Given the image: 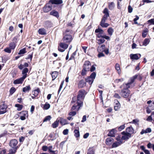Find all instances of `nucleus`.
<instances>
[{
  "label": "nucleus",
  "instance_id": "21",
  "mask_svg": "<svg viewBox=\"0 0 154 154\" xmlns=\"http://www.w3.org/2000/svg\"><path fill=\"white\" fill-rule=\"evenodd\" d=\"M125 131L130 134V135H131L132 134L134 133V131L133 128L131 126H130L127 128Z\"/></svg>",
  "mask_w": 154,
  "mask_h": 154
},
{
  "label": "nucleus",
  "instance_id": "39",
  "mask_svg": "<svg viewBox=\"0 0 154 154\" xmlns=\"http://www.w3.org/2000/svg\"><path fill=\"white\" fill-rule=\"evenodd\" d=\"M77 51V49H76L75 51L72 54L71 57L69 59V60H75V56L76 55Z\"/></svg>",
  "mask_w": 154,
  "mask_h": 154
},
{
  "label": "nucleus",
  "instance_id": "37",
  "mask_svg": "<svg viewBox=\"0 0 154 154\" xmlns=\"http://www.w3.org/2000/svg\"><path fill=\"white\" fill-rule=\"evenodd\" d=\"M71 104H77V96H74L72 97L71 101Z\"/></svg>",
  "mask_w": 154,
  "mask_h": 154
},
{
  "label": "nucleus",
  "instance_id": "28",
  "mask_svg": "<svg viewBox=\"0 0 154 154\" xmlns=\"http://www.w3.org/2000/svg\"><path fill=\"white\" fill-rule=\"evenodd\" d=\"M40 92V91L39 88H38L32 91V94L35 97H37Z\"/></svg>",
  "mask_w": 154,
  "mask_h": 154
},
{
  "label": "nucleus",
  "instance_id": "45",
  "mask_svg": "<svg viewBox=\"0 0 154 154\" xmlns=\"http://www.w3.org/2000/svg\"><path fill=\"white\" fill-rule=\"evenodd\" d=\"M72 130L74 131V133H75L74 135L76 137H77V128L76 127H72Z\"/></svg>",
  "mask_w": 154,
  "mask_h": 154
},
{
  "label": "nucleus",
  "instance_id": "64",
  "mask_svg": "<svg viewBox=\"0 0 154 154\" xmlns=\"http://www.w3.org/2000/svg\"><path fill=\"white\" fill-rule=\"evenodd\" d=\"M147 22L150 23L151 24L154 25V19H152L149 20Z\"/></svg>",
  "mask_w": 154,
  "mask_h": 154
},
{
  "label": "nucleus",
  "instance_id": "49",
  "mask_svg": "<svg viewBox=\"0 0 154 154\" xmlns=\"http://www.w3.org/2000/svg\"><path fill=\"white\" fill-rule=\"evenodd\" d=\"M51 118V117L50 116H46L43 120V122H47L48 121H49Z\"/></svg>",
  "mask_w": 154,
  "mask_h": 154
},
{
  "label": "nucleus",
  "instance_id": "27",
  "mask_svg": "<svg viewBox=\"0 0 154 154\" xmlns=\"http://www.w3.org/2000/svg\"><path fill=\"white\" fill-rule=\"evenodd\" d=\"M60 122L62 125H64L68 124L67 120L65 119L62 118H60Z\"/></svg>",
  "mask_w": 154,
  "mask_h": 154
},
{
  "label": "nucleus",
  "instance_id": "40",
  "mask_svg": "<svg viewBox=\"0 0 154 154\" xmlns=\"http://www.w3.org/2000/svg\"><path fill=\"white\" fill-rule=\"evenodd\" d=\"M150 42V40L149 38H146L144 39L143 42V45L146 46L147 45H148Z\"/></svg>",
  "mask_w": 154,
  "mask_h": 154
},
{
  "label": "nucleus",
  "instance_id": "62",
  "mask_svg": "<svg viewBox=\"0 0 154 154\" xmlns=\"http://www.w3.org/2000/svg\"><path fill=\"white\" fill-rule=\"evenodd\" d=\"M148 107L150 108L151 109L154 110V101H153L151 104L149 105Z\"/></svg>",
  "mask_w": 154,
  "mask_h": 154
},
{
  "label": "nucleus",
  "instance_id": "18",
  "mask_svg": "<svg viewBox=\"0 0 154 154\" xmlns=\"http://www.w3.org/2000/svg\"><path fill=\"white\" fill-rule=\"evenodd\" d=\"M91 64L88 61H86L84 64V68L86 69L87 70H90V68L91 67Z\"/></svg>",
  "mask_w": 154,
  "mask_h": 154
},
{
  "label": "nucleus",
  "instance_id": "7",
  "mask_svg": "<svg viewBox=\"0 0 154 154\" xmlns=\"http://www.w3.org/2000/svg\"><path fill=\"white\" fill-rule=\"evenodd\" d=\"M7 105L5 104V102L0 105V115L4 114L7 112Z\"/></svg>",
  "mask_w": 154,
  "mask_h": 154
},
{
  "label": "nucleus",
  "instance_id": "48",
  "mask_svg": "<svg viewBox=\"0 0 154 154\" xmlns=\"http://www.w3.org/2000/svg\"><path fill=\"white\" fill-rule=\"evenodd\" d=\"M148 30L147 29H146L143 31L142 33V36L143 38H145L146 37L147 34Z\"/></svg>",
  "mask_w": 154,
  "mask_h": 154
},
{
  "label": "nucleus",
  "instance_id": "52",
  "mask_svg": "<svg viewBox=\"0 0 154 154\" xmlns=\"http://www.w3.org/2000/svg\"><path fill=\"white\" fill-rule=\"evenodd\" d=\"M77 108V104H74L71 109V111H75Z\"/></svg>",
  "mask_w": 154,
  "mask_h": 154
},
{
  "label": "nucleus",
  "instance_id": "63",
  "mask_svg": "<svg viewBox=\"0 0 154 154\" xmlns=\"http://www.w3.org/2000/svg\"><path fill=\"white\" fill-rule=\"evenodd\" d=\"M48 149V147L46 146H43L42 147V149L44 151H46Z\"/></svg>",
  "mask_w": 154,
  "mask_h": 154
},
{
  "label": "nucleus",
  "instance_id": "56",
  "mask_svg": "<svg viewBox=\"0 0 154 154\" xmlns=\"http://www.w3.org/2000/svg\"><path fill=\"white\" fill-rule=\"evenodd\" d=\"M108 34L109 35H111L113 32V30L111 28H109L107 30Z\"/></svg>",
  "mask_w": 154,
  "mask_h": 154
},
{
  "label": "nucleus",
  "instance_id": "43",
  "mask_svg": "<svg viewBox=\"0 0 154 154\" xmlns=\"http://www.w3.org/2000/svg\"><path fill=\"white\" fill-rule=\"evenodd\" d=\"M50 107V104L47 103H46L44 105V107H43V108L44 109L47 110L49 109Z\"/></svg>",
  "mask_w": 154,
  "mask_h": 154
},
{
  "label": "nucleus",
  "instance_id": "33",
  "mask_svg": "<svg viewBox=\"0 0 154 154\" xmlns=\"http://www.w3.org/2000/svg\"><path fill=\"white\" fill-rule=\"evenodd\" d=\"M28 69L27 68H24L22 71V74L23 75V76H25V78L27 77V73L28 72Z\"/></svg>",
  "mask_w": 154,
  "mask_h": 154
},
{
  "label": "nucleus",
  "instance_id": "35",
  "mask_svg": "<svg viewBox=\"0 0 154 154\" xmlns=\"http://www.w3.org/2000/svg\"><path fill=\"white\" fill-rule=\"evenodd\" d=\"M15 107H17V110L18 111L21 110L23 107V106L22 105L20 104H16L15 105Z\"/></svg>",
  "mask_w": 154,
  "mask_h": 154
},
{
  "label": "nucleus",
  "instance_id": "55",
  "mask_svg": "<svg viewBox=\"0 0 154 154\" xmlns=\"http://www.w3.org/2000/svg\"><path fill=\"white\" fill-rule=\"evenodd\" d=\"M11 49L9 47H7L4 49V51L5 52L10 53L11 52Z\"/></svg>",
  "mask_w": 154,
  "mask_h": 154
},
{
  "label": "nucleus",
  "instance_id": "59",
  "mask_svg": "<svg viewBox=\"0 0 154 154\" xmlns=\"http://www.w3.org/2000/svg\"><path fill=\"white\" fill-rule=\"evenodd\" d=\"M88 71H89L87 70L86 69H85L84 68H83L81 72V74L83 75H85L86 73V72Z\"/></svg>",
  "mask_w": 154,
  "mask_h": 154
},
{
  "label": "nucleus",
  "instance_id": "14",
  "mask_svg": "<svg viewBox=\"0 0 154 154\" xmlns=\"http://www.w3.org/2000/svg\"><path fill=\"white\" fill-rule=\"evenodd\" d=\"M50 14L56 17L58 19L60 17L59 12L55 10H52L50 12Z\"/></svg>",
  "mask_w": 154,
  "mask_h": 154
},
{
  "label": "nucleus",
  "instance_id": "61",
  "mask_svg": "<svg viewBox=\"0 0 154 154\" xmlns=\"http://www.w3.org/2000/svg\"><path fill=\"white\" fill-rule=\"evenodd\" d=\"M125 128V125H122L118 128V129L119 131H121L122 130L124 129Z\"/></svg>",
  "mask_w": 154,
  "mask_h": 154
},
{
  "label": "nucleus",
  "instance_id": "58",
  "mask_svg": "<svg viewBox=\"0 0 154 154\" xmlns=\"http://www.w3.org/2000/svg\"><path fill=\"white\" fill-rule=\"evenodd\" d=\"M13 148L14 150L12 149H11L9 150L10 152L13 153H15L16 152L17 150V147H16Z\"/></svg>",
  "mask_w": 154,
  "mask_h": 154
},
{
  "label": "nucleus",
  "instance_id": "20",
  "mask_svg": "<svg viewBox=\"0 0 154 154\" xmlns=\"http://www.w3.org/2000/svg\"><path fill=\"white\" fill-rule=\"evenodd\" d=\"M115 104L114 106V109L115 111L118 110L120 108V104L119 103L117 100H115Z\"/></svg>",
  "mask_w": 154,
  "mask_h": 154
},
{
  "label": "nucleus",
  "instance_id": "13",
  "mask_svg": "<svg viewBox=\"0 0 154 154\" xmlns=\"http://www.w3.org/2000/svg\"><path fill=\"white\" fill-rule=\"evenodd\" d=\"M97 38H104L106 39L109 40L110 38L109 36H107L104 35V32L99 33L96 35Z\"/></svg>",
  "mask_w": 154,
  "mask_h": 154
},
{
  "label": "nucleus",
  "instance_id": "53",
  "mask_svg": "<svg viewBox=\"0 0 154 154\" xmlns=\"http://www.w3.org/2000/svg\"><path fill=\"white\" fill-rule=\"evenodd\" d=\"M100 25L103 27H106L109 25V24L105 23V22L100 23Z\"/></svg>",
  "mask_w": 154,
  "mask_h": 154
},
{
  "label": "nucleus",
  "instance_id": "10",
  "mask_svg": "<svg viewBox=\"0 0 154 154\" xmlns=\"http://www.w3.org/2000/svg\"><path fill=\"white\" fill-rule=\"evenodd\" d=\"M52 9V6L49 5V3L46 4L43 8V10L45 13H47Z\"/></svg>",
  "mask_w": 154,
  "mask_h": 154
},
{
  "label": "nucleus",
  "instance_id": "57",
  "mask_svg": "<svg viewBox=\"0 0 154 154\" xmlns=\"http://www.w3.org/2000/svg\"><path fill=\"white\" fill-rule=\"evenodd\" d=\"M139 122V120L137 119H134L132 121L130 122V123H133L135 125H137L138 123Z\"/></svg>",
  "mask_w": 154,
  "mask_h": 154
},
{
  "label": "nucleus",
  "instance_id": "32",
  "mask_svg": "<svg viewBox=\"0 0 154 154\" xmlns=\"http://www.w3.org/2000/svg\"><path fill=\"white\" fill-rule=\"evenodd\" d=\"M115 7V5L113 2H109L108 3V8L109 10H112L114 9Z\"/></svg>",
  "mask_w": 154,
  "mask_h": 154
},
{
  "label": "nucleus",
  "instance_id": "30",
  "mask_svg": "<svg viewBox=\"0 0 154 154\" xmlns=\"http://www.w3.org/2000/svg\"><path fill=\"white\" fill-rule=\"evenodd\" d=\"M16 46V44L14 42H11L9 43V47L13 50H14Z\"/></svg>",
  "mask_w": 154,
  "mask_h": 154
},
{
  "label": "nucleus",
  "instance_id": "36",
  "mask_svg": "<svg viewBox=\"0 0 154 154\" xmlns=\"http://www.w3.org/2000/svg\"><path fill=\"white\" fill-rule=\"evenodd\" d=\"M26 48H23L20 50L19 52L18 53V54L19 55L23 54L26 52Z\"/></svg>",
  "mask_w": 154,
  "mask_h": 154
},
{
  "label": "nucleus",
  "instance_id": "34",
  "mask_svg": "<svg viewBox=\"0 0 154 154\" xmlns=\"http://www.w3.org/2000/svg\"><path fill=\"white\" fill-rule=\"evenodd\" d=\"M103 13L104 14L103 16L107 17L109 16V14L108 9L106 8H105L103 12Z\"/></svg>",
  "mask_w": 154,
  "mask_h": 154
},
{
  "label": "nucleus",
  "instance_id": "1",
  "mask_svg": "<svg viewBox=\"0 0 154 154\" xmlns=\"http://www.w3.org/2000/svg\"><path fill=\"white\" fill-rule=\"evenodd\" d=\"M86 92L83 89H81L79 91L78 95V110L83 106V101Z\"/></svg>",
  "mask_w": 154,
  "mask_h": 154
},
{
  "label": "nucleus",
  "instance_id": "29",
  "mask_svg": "<svg viewBox=\"0 0 154 154\" xmlns=\"http://www.w3.org/2000/svg\"><path fill=\"white\" fill-rule=\"evenodd\" d=\"M104 38H97V43L98 44H101L103 43L105 41Z\"/></svg>",
  "mask_w": 154,
  "mask_h": 154
},
{
  "label": "nucleus",
  "instance_id": "50",
  "mask_svg": "<svg viewBox=\"0 0 154 154\" xmlns=\"http://www.w3.org/2000/svg\"><path fill=\"white\" fill-rule=\"evenodd\" d=\"M33 52H32L31 54H29L27 57H26L25 59L26 60L30 59L31 61H32V57H33Z\"/></svg>",
  "mask_w": 154,
  "mask_h": 154
},
{
  "label": "nucleus",
  "instance_id": "19",
  "mask_svg": "<svg viewBox=\"0 0 154 154\" xmlns=\"http://www.w3.org/2000/svg\"><path fill=\"white\" fill-rule=\"evenodd\" d=\"M52 78V81L54 80L57 78L58 75V72L56 71L52 72L50 73Z\"/></svg>",
  "mask_w": 154,
  "mask_h": 154
},
{
  "label": "nucleus",
  "instance_id": "5",
  "mask_svg": "<svg viewBox=\"0 0 154 154\" xmlns=\"http://www.w3.org/2000/svg\"><path fill=\"white\" fill-rule=\"evenodd\" d=\"M18 114L20 115V119L21 120H25L26 118H28V111L26 110L20 112H18Z\"/></svg>",
  "mask_w": 154,
  "mask_h": 154
},
{
  "label": "nucleus",
  "instance_id": "15",
  "mask_svg": "<svg viewBox=\"0 0 154 154\" xmlns=\"http://www.w3.org/2000/svg\"><path fill=\"white\" fill-rule=\"evenodd\" d=\"M53 25V23L51 21L47 20L45 22L44 26L46 28L48 29L52 27Z\"/></svg>",
  "mask_w": 154,
  "mask_h": 154
},
{
  "label": "nucleus",
  "instance_id": "11",
  "mask_svg": "<svg viewBox=\"0 0 154 154\" xmlns=\"http://www.w3.org/2000/svg\"><path fill=\"white\" fill-rule=\"evenodd\" d=\"M25 76H23L18 79H16L14 81L13 83L14 84H22L26 79L25 78Z\"/></svg>",
  "mask_w": 154,
  "mask_h": 154
},
{
  "label": "nucleus",
  "instance_id": "9",
  "mask_svg": "<svg viewBox=\"0 0 154 154\" xmlns=\"http://www.w3.org/2000/svg\"><path fill=\"white\" fill-rule=\"evenodd\" d=\"M75 26V23L73 21L71 22H68L66 23V30H69V29L71 30V32L73 33L72 28Z\"/></svg>",
  "mask_w": 154,
  "mask_h": 154
},
{
  "label": "nucleus",
  "instance_id": "41",
  "mask_svg": "<svg viewBox=\"0 0 154 154\" xmlns=\"http://www.w3.org/2000/svg\"><path fill=\"white\" fill-rule=\"evenodd\" d=\"M94 80H93L91 78L89 77H88L86 79V82H88L89 84L91 85V84Z\"/></svg>",
  "mask_w": 154,
  "mask_h": 154
},
{
  "label": "nucleus",
  "instance_id": "6",
  "mask_svg": "<svg viewBox=\"0 0 154 154\" xmlns=\"http://www.w3.org/2000/svg\"><path fill=\"white\" fill-rule=\"evenodd\" d=\"M121 92V94L122 97L124 98H127L129 97L130 94V91L127 88H122Z\"/></svg>",
  "mask_w": 154,
  "mask_h": 154
},
{
  "label": "nucleus",
  "instance_id": "51",
  "mask_svg": "<svg viewBox=\"0 0 154 154\" xmlns=\"http://www.w3.org/2000/svg\"><path fill=\"white\" fill-rule=\"evenodd\" d=\"M94 150L93 149L90 148L88 149L87 154H94Z\"/></svg>",
  "mask_w": 154,
  "mask_h": 154
},
{
  "label": "nucleus",
  "instance_id": "31",
  "mask_svg": "<svg viewBox=\"0 0 154 154\" xmlns=\"http://www.w3.org/2000/svg\"><path fill=\"white\" fill-rule=\"evenodd\" d=\"M86 85V83L84 80H82L80 81L79 84V87L80 88H82L85 86Z\"/></svg>",
  "mask_w": 154,
  "mask_h": 154
},
{
  "label": "nucleus",
  "instance_id": "46",
  "mask_svg": "<svg viewBox=\"0 0 154 154\" xmlns=\"http://www.w3.org/2000/svg\"><path fill=\"white\" fill-rule=\"evenodd\" d=\"M147 147L149 149L152 148L154 151V144H152L150 143H149L147 145Z\"/></svg>",
  "mask_w": 154,
  "mask_h": 154
},
{
  "label": "nucleus",
  "instance_id": "42",
  "mask_svg": "<svg viewBox=\"0 0 154 154\" xmlns=\"http://www.w3.org/2000/svg\"><path fill=\"white\" fill-rule=\"evenodd\" d=\"M115 69L118 71V73L120 74V68L119 64L116 63V64Z\"/></svg>",
  "mask_w": 154,
  "mask_h": 154
},
{
  "label": "nucleus",
  "instance_id": "25",
  "mask_svg": "<svg viewBox=\"0 0 154 154\" xmlns=\"http://www.w3.org/2000/svg\"><path fill=\"white\" fill-rule=\"evenodd\" d=\"M122 140H120L119 141H116L112 145V148L116 147L121 144L123 143Z\"/></svg>",
  "mask_w": 154,
  "mask_h": 154
},
{
  "label": "nucleus",
  "instance_id": "4",
  "mask_svg": "<svg viewBox=\"0 0 154 154\" xmlns=\"http://www.w3.org/2000/svg\"><path fill=\"white\" fill-rule=\"evenodd\" d=\"M69 44L66 42H61L59 44V46L58 47V50L61 52H63L65 49H66L68 47Z\"/></svg>",
  "mask_w": 154,
  "mask_h": 154
},
{
  "label": "nucleus",
  "instance_id": "12",
  "mask_svg": "<svg viewBox=\"0 0 154 154\" xmlns=\"http://www.w3.org/2000/svg\"><path fill=\"white\" fill-rule=\"evenodd\" d=\"M17 143L18 141L17 140L15 139H12L10 141V146L12 148L17 147V146H16Z\"/></svg>",
  "mask_w": 154,
  "mask_h": 154
},
{
  "label": "nucleus",
  "instance_id": "17",
  "mask_svg": "<svg viewBox=\"0 0 154 154\" xmlns=\"http://www.w3.org/2000/svg\"><path fill=\"white\" fill-rule=\"evenodd\" d=\"M141 54H131L130 55V58L131 59L138 60L141 57Z\"/></svg>",
  "mask_w": 154,
  "mask_h": 154
},
{
  "label": "nucleus",
  "instance_id": "24",
  "mask_svg": "<svg viewBox=\"0 0 154 154\" xmlns=\"http://www.w3.org/2000/svg\"><path fill=\"white\" fill-rule=\"evenodd\" d=\"M117 131L116 128H113L109 131V132L108 135L109 136L111 137H114L115 132Z\"/></svg>",
  "mask_w": 154,
  "mask_h": 154
},
{
  "label": "nucleus",
  "instance_id": "23",
  "mask_svg": "<svg viewBox=\"0 0 154 154\" xmlns=\"http://www.w3.org/2000/svg\"><path fill=\"white\" fill-rule=\"evenodd\" d=\"M38 33L41 35H44L47 34L46 30L44 28H41L38 30Z\"/></svg>",
  "mask_w": 154,
  "mask_h": 154
},
{
  "label": "nucleus",
  "instance_id": "2",
  "mask_svg": "<svg viewBox=\"0 0 154 154\" xmlns=\"http://www.w3.org/2000/svg\"><path fill=\"white\" fill-rule=\"evenodd\" d=\"M73 33L71 32V30H66L65 32L63 33V37L62 40L64 42L69 44L72 39V35Z\"/></svg>",
  "mask_w": 154,
  "mask_h": 154
},
{
  "label": "nucleus",
  "instance_id": "22",
  "mask_svg": "<svg viewBox=\"0 0 154 154\" xmlns=\"http://www.w3.org/2000/svg\"><path fill=\"white\" fill-rule=\"evenodd\" d=\"M114 142V139L112 137L107 138L106 140V144L107 145H111Z\"/></svg>",
  "mask_w": 154,
  "mask_h": 154
},
{
  "label": "nucleus",
  "instance_id": "16",
  "mask_svg": "<svg viewBox=\"0 0 154 154\" xmlns=\"http://www.w3.org/2000/svg\"><path fill=\"white\" fill-rule=\"evenodd\" d=\"M49 3L52 4L60 5L63 3V1L62 0H50Z\"/></svg>",
  "mask_w": 154,
  "mask_h": 154
},
{
  "label": "nucleus",
  "instance_id": "44",
  "mask_svg": "<svg viewBox=\"0 0 154 154\" xmlns=\"http://www.w3.org/2000/svg\"><path fill=\"white\" fill-rule=\"evenodd\" d=\"M106 48V46L104 45H101V46L98 47L97 48V50L99 51H102V50H104Z\"/></svg>",
  "mask_w": 154,
  "mask_h": 154
},
{
  "label": "nucleus",
  "instance_id": "38",
  "mask_svg": "<svg viewBox=\"0 0 154 154\" xmlns=\"http://www.w3.org/2000/svg\"><path fill=\"white\" fill-rule=\"evenodd\" d=\"M59 125V121H56L51 125V126L53 128H55L57 127Z\"/></svg>",
  "mask_w": 154,
  "mask_h": 154
},
{
  "label": "nucleus",
  "instance_id": "3",
  "mask_svg": "<svg viewBox=\"0 0 154 154\" xmlns=\"http://www.w3.org/2000/svg\"><path fill=\"white\" fill-rule=\"evenodd\" d=\"M137 77V75H135L130 78L128 82L127 83H124L120 86V88H125L127 89L132 88L134 86V84L133 83Z\"/></svg>",
  "mask_w": 154,
  "mask_h": 154
},
{
  "label": "nucleus",
  "instance_id": "26",
  "mask_svg": "<svg viewBox=\"0 0 154 154\" xmlns=\"http://www.w3.org/2000/svg\"><path fill=\"white\" fill-rule=\"evenodd\" d=\"M31 90L30 85H29L26 86L23 88L22 91L24 93L28 92Z\"/></svg>",
  "mask_w": 154,
  "mask_h": 154
},
{
  "label": "nucleus",
  "instance_id": "47",
  "mask_svg": "<svg viewBox=\"0 0 154 154\" xmlns=\"http://www.w3.org/2000/svg\"><path fill=\"white\" fill-rule=\"evenodd\" d=\"M16 89L14 87H11L10 90V94L11 95H12L16 91Z\"/></svg>",
  "mask_w": 154,
  "mask_h": 154
},
{
  "label": "nucleus",
  "instance_id": "8",
  "mask_svg": "<svg viewBox=\"0 0 154 154\" xmlns=\"http://www.w3.org/2000/svg\"><path fill=\"white\" fill-rule=\"evenodd\" d=\"M121 134L122 135L121 137V139L122 140H128L131 136L130 134L127 133L125 131H123Z\"/></svg>",
  "mask_w": 154,
  "mask_h": 154
},
{
  "label": "nucleus",
  "instance_id": "60",
  "mask_svg": "<svg viewBox=\"0 0 154 154\" xmlns=\"http://www.w3.org/2000/svg\"><path fill=\"white\" fill-rule=\"evenodd\" d=\"M76 114V112L75 111H71V112H70L69 115L70 116H73L75 115Z\"/></svg>",
  "mask_w": 154,
  "mask_h": 154
},
{
  "label": "nucleus",
  "instance_id": "54",
  "mask_svg": "<svg viewBox=\"0 0 154 154\" xmlns=\"http://www.w3.org/2000/svg\"><path fill=\"white\" fill-rule=\"evenodd\" d=\"M96 76V73L95 72H93L90 75L89 77L91 78L93 80L95 79Z\"/></svg>",
  "mask_w": 154,
  "mask_h": 154
}]
</instances>
